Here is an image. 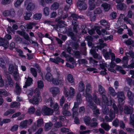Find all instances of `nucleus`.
I'll return each instance as SVG.
<instances>
[{
    "instance_id": "09e8293b",
    "label": "nucleus",
    "mask_w": 134,
    "mask_h": 134,
    "mask_svg": "<svg viewBox=\"0 0 134 134\" xmlns=\"http://www.w3.org/2000/svg\"><path fill=\"white\" fill-rule=\"evenodd\" d=\"M42 15L41 13H36L34 16V18L36 20L40 19Z\"/></svg>"
},
{
    "instance_id": "1a4fd4ad",
    "label": "nucleus",
    "mask_w": 134,
    "mask_h": 134,
    "mask_svg": "<svg viewBox=\"0 0 134 134\" xmlns=\"http://www.w3.org/2000/svg\"><path fill=\"white\" fill-rule=\"evenodd\" d=\"M5 76L7 79L8 84L10 87H13V86L14 83L10 76L9 74L8 73V74H5Z\"/></svg>"
},
{
    "instance_id": "f704fd0d",
    "label": "nucleus",
    "mask_w": 134,
    "mask_h": 134,
    "mask_svg": "<svg viewBox=\"0 0 134 134\" xmlns=\"http://www.w3.org/2000/svg\"><path fill=\"white\" fill-rule=\"evenodd\" d=\"M26 120L22 121L20 123V127L23 128H26L27 126Z\"/></svg>"
},
{
    "instance_id": "9b49d317",
    "label": "nucleus",
    "mask_w": 134,
    "mask_h": 134,
    "mask_svg": "<svg viewBox=\"0 0 134 134\" xmlns=\"http://www.w3.org/2000/svg\"><path fill=\"white\" fill-rule=\"evenodd\" d=\"M116 8L119 10H125L127 8V6L126 4L121 3L117 5Z\"/></svg>"
},
{
    "instance_id": "338daca9",
    "label": "nucleus",
    "mask_w": 134,
    "mask_h": 134,
    "mask_svg": "<svg viewBox=\"0 0 134 134\" xmlns=\"http://www.w3.org/2000/svg\"><path fill=\"white\" fill-rule=\"evenodd\" d=\"M85 109L84 106L80 107L79 110V112L80 114H83L85 112Z\"/></svg>"
},
{
    "instance_id": "f3484780",
    "label": "nucleus",
    "mask_w": 134,
    "mask_h": 134,
    "mask_svg": "<svg viewBox=\"0 0 134 134\" xmlns=\"http://www.w3.org/2000/svg\"><path fill=\"white\" fill-rule=\"evenodd\" d=\"M92 88L91 84L87 83L86 85V93H89L91 92Z\"/></svg>"
},
{
    "instance_id": "a18cd8bd",
    "label": "nucleus",
    "mask_w": 134,
    "mask_h": 134,
    "mask_svg": "<svg viewBox=\"0 0 134 134\" xmlns=\"http://www.w3.org/2000/svg\"><path fill=\"white\" fill-rule=\"evenodd\" d=\"M32 15L31 12H27L26 13V15L24 16V18L26 20H29L30 19V17Z\"/></svg>"
},
{
    "instance_id": "c9c22d12",
    "label": "nucleus",
    "mask_w": 134,
    "mask_h": 134,
    "mask_svg": "<svg viewBox=\"0 0 134 134\" xmlns=\"http://www.w3.org/2000/svg\"><path fill=\"white\" fill-rule=\"evenodd\" d=\"M15 112V110L13 109H9L6 111L4 114V116H7L8 115L11 114Z\"/></svg>"
},
{
    "instance_id": "864d4df0",
    "label": "nucleus",
    "mask_w": 134,
    "mask_h": 134,
    "mask_svg": "<svg viewBox=\"0 0 134 134\" xmlns=\"http://www.w3.org/2000/svg\"><path fill=\"white\" fill-rule=\"evenodd\" d=\"M88 106L89 107L93 110L96 109L97 107L95 104H94L93 102L88 103Z\"/></svg>"
},
{
    "instance_id": "a19ab883",
    "label": "nucleus",
    "mask_w": 134,
    "mask_h": 134,
    "mask_svg": "<svg viewBox=\"0 0 134 134\" xmlns=\"http://www.w3.org/2000/svg\"><path fill=\"white\" fill-rule=\"evenodd\" d=\"M126 44L130 45L132 44L133 46L134 47V41L131 39H129L124 42Z\"/></svg>"
},
{
    "instance_id": "8fccbe9b",
    "label": "nucleus",
    "mask_w": 134,
    "mask_h": 134,
    "mask_svg": "<svg viewBox=\"0 0 134 134\" xmlns=\"http://www.w3.org/2000/svg\"><path fill=\"white\" fill-rule=\"evenodd\" d=\"M37 125L38 127L41 126L43 124V119L40 118L38 119L37 121Z\"/></svg>"
},
{
    "instance_id": "0e129e2a",
    "label": "nucleus",
    "mask_w": 134,
    "mask_h": 134,
    "mask_svg": "<svg viewBox=\"0 0 134 134\" xmlns=\"http://www.w3.org/2000/svg\"><path fill=\"white\" fill-rule=\"evenodd\" d=\"M102 35L103 36V38H104L105 36H106L107 35H109V33H108L107 31L104 29H103L102 30Z\"/></svg>"
},
{
    "instance_id": "6ab92c4d",
    "label": "nucleus",
    "mask_w": 134,
    "mask_h": 134,
    "mask_svg": "<svg viewBox=\"0 0 134 134\" xmlns=\"http://www.w3.org/2000/svg\"><path fill=\"white\" fill-rule=\"evenodd\" d=\"M15 84V92L17 95H19L21 92V89L17 83H16Z\"/></svg>"
},
{
    "instance_id": "c85d7f7f",
    "label": "nucleus",
    "mask_w": 134,
    "mask_h": 134,
    "mask_svg": "<svg viewBox=\"0 0 134 134\" xmlns=\"http://www.w3.org/2000/svg\"><path fill=\"white\" fill-rule=\"evenodd\" d=\"M117 97L118 98H122V99H125V95L124 93L122 92H118L116 94Z\"/></svg>"
},
{
    "instance_id": "bf43d9fd",
    "label": "nucleus",
    "mask_w": 134,
    "mask_h": 134,
    "mask_svg": "<svg viewBox=\"0 0 134 134\" xmlns=\"http://www.w3.org/2000/svg\"><path fill=\"white\" fill-rule=\"evenodd\" d=\"M34 93L35 95V96L37 97H41L40 92L38 88H36L34 90Z\"/></svg>"
},
{
    "instance_id": "bb28decb",
    "label": "nucleus",
    "mask_w": 134,
    "mask_h": 134,
    "mask_svg": "<svg viewBox=\"0 0 134 134\" xmlns=\"http://www.w3.org/2000/svg\"><path fill=\"white\" fill-rule=\"evenodd\" d=\"M20 103L19 102H12L10 104V106L11 108H18L20 107Z\"/></svg>"
},
{
    "instance_id": "ddd939ff",
    "label": "nucleus",
    "mask_w": 134,
    "mask_h": 134,
    "mask_svg": "<svg viewBox=\"0 0 134 134\" xmlns=\"http://www.w3.org/2000/svg\"><path fill=\"white\" fill-rule=\"evenodd\" d=\"M98 91L100 94H105L106 92L104 88L100 85H98Z\"/></svg>"
},
{
    "instance_id": "de8ad7c7",
    "label": "nucleus",
    "mask_w": 134,
    "mask_h": 134,
    "mask_svg": "<svg viewBox=\"0 0 134 134\" xmlns=\"http://www.w3.org/2000/svg\"><path fill=\"white\" fill-rule=\"evenodd\" d=\"M31 73L35 77L37 76V73L36 69L33 68H31L30 69Z\"/></svg>"
},
{
    "instance_id": "6e6d98bb",
    "label": "nucleus",
    "mask_w": 134,
    "mask_h": 134,
    "mask_svg": "<svg viewBox=\"0 0 134 134\" xmlns=\"http://www.w3.org/2000/svg\"><path fill=\"white\" fill-rule=\"evenodd\" d=\"M37 85L39 88L40 89L42 88L44 86L43 81L41 80L38 81L37 82Z\"/></svg>"
},
{
    "instance_id": "3c124183",
    "label": "nucleus",
    "mask_w": 134,
    "mask_h": 134,
    "mask_svg": "<svg viewBox=\"0 0 134 134\" xmlns=\"http://www.w3.org/2000/svg\"><path fill=\"white\" fill-rule=\"evenodd\" d=\"M130 125H134V114H131L130 117Z\"/></svg>"
},
{
    "instance_id": "2eb2a0df",
    "label": "nucleus",
    "mask_w": 134,
    "mask_h": 134,
    "mask_svg": "<svg viewBox=\"0 0 134 134\" xmlns=\"http://www.w3.org/2000/svg\"><path fill=\"white\" fill-rule=\"evenodd\" d=\"M45 78L49 82L53 81L54 79L51 74L49 72L47 73L45 75Z\"/></svg>"
},
{
    "instance_id": "37998d69",
    "label": "nucleus",
    "mask_w": 134,
    "mask_h": 134,
    "mask_svg": "<svg viewBox=\"0 0 134 134\" xmlns=\"http://www.w3.org/2000/svg\"><path fill=\"white\" fill-rule=\"evenodd\" d=\"M76 100L77 102L80 104L82 101V99L81 98V94L80 93H77L76 96Z\"/></svg>"
},
{
    "instance_id": "dca6fc26",
    "label": "nucleus",
    "mask_w": 134,
    "mask_h": 134,
    "mask_svg": "<svg viewBox=\"0 0 134 134\" xmlns=\"http://www.w3.org/2000/svg\"><path fill=\"white\" fill-rule=\"evenodd\" d=\"M35 5L33 3H29L27 5L26 9L28 10L31 11L33 10L35 8Z\"/></svg>"
},
{
    "instance_id": "a211bd4d",
    "label": "nucleus",
    "mask_w": 134,
    "mask_h": 134,
    "mask_svg": "<svg viewBox=\"0 0 134 134\" xmlns=\"http://www.w3.org/2000/svg\"><path fill=\"white\" fill-rule=\"evenodd\" d=\"M32 79L30 77H28L24 86V88H26L27 86H29L32 83Z\"/></svg>"
},
{
    "instance_id": "ea45409f",
    "label": "nucleus",
    "mask_w": 134,
    "mask_h": 134,
    "mask_svg": "<svg viewBox=\"0 0 134 134\" xmlns=\"http://www.w3.org/2000/svg\"><path fill=\"white\" fill-rule=\"evenodd\" d=\"M69 94L70 96H74L75 93V91L74 89L72 87H70L69 88Z\"/></svg>"
},
{
    "instance_id": "aec40b11",
    "label": "nucleus",
    "mask_w": 134,
    "mask_h": 134,
    "mask_svg": "<svg viewBox=\"0 0 134 134\" xmlns=\"http://www.w3.org/2000/svg\"><path fill=\"white\" fill-rule=\"evenodd\" d=\"M101 6L103 7L104 10L105 12L109 10L111 7L110 5L107 3H103L102 4Z\"/></svg>"
},
{
    "instance_id": "0eeeda50",
    "label": "nucleus",
    "mask_w": 134,
    "mask_h": 134,
    "mask_svg": "<svg viewBox=\"0 0 134 134\" xmlns=\"http://www.w3.org/2000/svg\"><path fill=\"white\" fill-rule=\"evenodd\" d=\"M133 109L132 107L125 106L124 107V112L125 114H132L133 111Z\"/></svg>"
},
{
    "instance_id": "c03bdc74",
    "label": "nucleus",
    "mask_w": 134,
    "mask_h": 134,
    "mask_svg": "<svg viewBox=\"0 0 134 134\" xmlns=\"http://www.w3.org/2000/svg\"><path fill=\"white\" fill-rule=\"evenodd\" d=\"M43 12L45 16L49 15L50 12L49 8L47 7H45L44 9Z\"/></svg>"
},
{
    "instance_id": "4be33fe9",
    "label": "nucleus",
    "mask_w": 134,
    "mask_h": 134,
    "mask_svg": "<svg viewBox=\"0 0 134 134\" xmlns=\"http://www.w3.org/2000/svg\"><path fill=\"white\" fill-rule=\"evenodd\" d=\"M85 85L82 81H80L79 83V90L81 92H83L85 90Z\"/></svg>"
},
{
    "instance_id": "393cba45",
    "label": "nucleus",
    "mask_w": 134,
    "mask_h": 134,
    "mask_svg": "<svg viewBox=\"0 0 134 134\" xmlns=\"http://www.w3.org/2000/svg\"><path fill=\"white\" fill-rule=\"evenodd\" d=\"M59 4L57 2H55L53 3L51 7V9L53 10L57 9L59 7Z\"/></svg>"
},
{
    "instance_id": "7c9ffc66",
    "label": "nucleus",
    "mask_w": 134,
    "mask_h": 134,
    "mask_svg": "<svg viewBox=\"0 0 134 134\" xmlns=\"http://www.w3.org/2000/svg\"><path fill=\"white\" fill-rule=\"evenodd\" d=\"M94 30H95L96 31V32L98 35H100L101 34V32L100 30V27L99 26L98 24H95L94 26Z\"/></svg>"
},
{
    "instance_id": "b1692460",
    "label": "nucleus",
    "mask_w": 134,
    "mask_h": 134,
    "mask_svg": "<svg viewBox=\"0 0 134 134\" xmlns=\"http://www.w3.org/2000/svg\"><path fill=\"white\" fill-rule=\"evenodd\" d=\"M109 52H106L105 53H104L103 54V55L106 59H110V57L109 56L110 53H112L111 52L112 51L111 49H109Z\"/></svg>"
},
{
    "instance_id": "e433bc0d",
    "label": "nucleus",
    "mask_w": 134,
    "mask_h": 134,
    "mask_svg": "<svg viewBox=\"0 0 134 134\" xmlns=\"http://www.w3.org/2000/svg\"><path fill=\"white\" fill-rule=\"evenodd\" d=\"M54 126L56 128H59L63 126L62 123L60 121L56 122L54 124Z\"/></svg>"
},
{
    "instance_id": "9d476101",
    "label": "nucleus",
    "mask_w": 134,
    "mask_h": 134,
    "mask_svg": "<svg viewBox=\"0 0 134 134\" xmlns=\"http://www.w3.org/2000/svg\"><path fill=\"white\" fill-rule=\"evenodd\" d=\"M50 91L52 93L53 97H55L59 93V90L58 87H55L51 88Z\"/></svg>"
},
{
    "instance_id": "7ed1b4c3",
    "label": "nucleus",
    "mask_w": 134,
    "mask_h": 134,
    "mask_svg": "<svg viewBox=\"0 0 134 134\" xmlns=\"http://www.w3.org/2000/svg\"><path fill=\"white\" fill-rule=\"evenodd\" d=\"M53 110L46 106H43L42 109V113L44 115H52L53 113Z\"/></svg>"
},
{
    "instance_id": "69168bd1",
    "label": "nucleus",
    "mask_w": 134,
    "mask_h": 134,
    "mask_svg": "<svg viewBox=\"0 0 134 134\" xmlns=\"http://www.w3.org/2000/svg\"><path fill=\"white\" fill-rule=\"evenodd\" d=\"M56 60L57 62V63H56L57 64H58V63L61 62L62 64H63L64 62V60L62 59H61L60 57H57L56 58Z\"/></svg>"
},
{
    "instance_id": "680f3d73",
    "label": "nucleus",
    "mask_w": 134,
    "mask_h": 134,
    "mask_svg": "<svg viewBox=\"0 0 134 134\" xmlns=\"http://www.w3.org/2000/svg\"><path fill=\"white\" fill-rule=\"evenodd\" d=\"M60 131L62 133H65L69 132L70 130L68 128L63 127L61 128Z\"/></svg>"
},
{
    "instance_id": "5701e85b",
    "label": "nucleus",
    "mask_w": 134,
    "mask_h": 134,
    "mask_svg": "<svg viewBox=\"0 0 134 134\" xmlns=\"http://www.w3.org/2000/svg\"><path fill=\"white\" fill-rule=\"evenodd\" d=\"M108 91L110 94L113 97H115L116 95V93L114 89L112 87H110L109 88Z\"/></svg>"
},
{
    "instance_id": "473e14b6",
    "label": "nucleus",
    "mask_w": 134,
    "mask_h": 134,
    "mask_svg": "<svg viewBox=\"0 0 134 134\" xmlns=\"http://www.w3.org/2000/svg\"><path fill=\"white\" fill-rule=\"evenodd\" d=\"M91 118L89 116H85L84 118V121L85 124L89 125L91 123Z\"/></svg>"
},
{
    "instance_id": "f8f14e48",
    "label": "nucleus",
    "mask_w": 134,
    "mask_h": 134,
    "mask_svg": "<svg viewBox=\"0 0 134 134\" xmlns=\"http://www.w3.org/2000/svg\"><path fill=\"white\" fill-rule=\"evenodd\" d=\"M53 124L51 122L46 123L44 126V130L46 131H49L53 126Z\"/></svg>"
},
{
    "instance_id": "c756f323",
    "label": "nucleus",
    "mask_w": 134,
    "mask_h": 134,
    "mask_svg": "<svg viewBox=\"0 0 134 134\" xmlns=\"http://www.w3.org/2000/svg\"><path fill=\"white\" fill-rule=\"evenodd\" d=\"M100 23L101 25L106 26V28L108 29L109 27V24L105 20L103 19L100 21Z\"/></svg>"
},
{
    "instance_id": "e2e57ef3",
    "label": "nucleus",
    "mask_w": 134,
    "mask_h": 134,
    "mask_svg": "<svg viewBox=\"0 0 134 134\" xmlns=\"http://www.w3.org/2000/svg\"><path fill=\"white\" fill-rule=\"evenodd\" d=\"M16 51L19 53V56L23 58H25V56L23 55V52L21 50L18 49L16 50Z\"/></svg>"
},
{
    "instance_id": "4c0bfd02",
    "label": "nucleus",
    "mask_w": 134,
    "mask_h": 134,
    "mask_svg": "<svg viewBox=\"0 0 134 134\" xmlns=\"http://www.w3.org/2000/svg\"><path fill=\"white\" fill-rule=\"evenodd\" d=\"M93 100L94 102L96 104H100V100L98 98L97 96L96 95H93Z\"/></svg>"
},
{
    "instance_id": "412c9836",
    "label": "nucleus",
    "mask_w": 134,
    "mask_h": 134,
    "mask_svg": "<svg viewBox=\"0 0 134 134\" xmlns=\"http://www.w3.org/2000/svg\"><path fill=\"white\" fill-rule=\"evenodd\" d=\"M101 127L106 131H108L111 128V127L108 123H103L101 124Z\"/></svg>"
},
{
    "instance_id": "cd10ccee",
    "label": "nucleus",
    "mask_w": 134,
    "mask_h": 134,
    "mask_svg": "<svg viewBox=\"0 0 134 134\" xmlns=\"http://www.w3.org/2000/svg\"><path fill=\"white\" fill-rule=\"evenodd\" d=\"M70 19L72 20V21L77 20L78 18H82L78 16L77 14L74 13L72 14L70 16Z\"/></svg>"
},
{
    "instance_id": "39448f33",
    "label": "nucleus",
    "mask_w": 134,
    "mask_h": 134,
    "mask_svg": "<svg viewBox=\"0 0 134 134\" xmlns=\"http://www.w3.org/2000/svg\"><path fill=\"white\" fill-rule=\"evenodd\" d=\"M41 99V97H37L35 96H34L32 99H30L29 101L30 103L35 105L38 104L39 101Z\"/></svg>"
},
{
    "instance_id": "72a5a7b5",
    "label": "nucleus",
    "mask_w": 134,
    "mask_h": 134,
    "mask_svg": "<svg viewBox=\"0 0 134 134\" xmlns=\"http://www.w3.org/2000/svg\"><path fill=\"white\" fill-rule=\"evenodd\" d=\"M100 112L98 109L97 107L96 109L93 110V115L95 117H97L98 116V115L100 114Z\"/></svg>"
},
{
    "instance_id": "4d7b16f0",
    "label": "nucleus",
    "mask_w": 134,
    "mask_h": 134,
    "mask_svg": "<svg viewBox=\"0 0 134 134\" xmlns=\"http://www.w3.org/2000/svg\"><path fill=\"white\" fill-rule=\"evenodd\" d=\"M102 112L103 114H108L109 110L107 107H103L102 110Z\"/></svg>"
},
{
    "instance_id": "6e6552de",
    "label": "nucleus",
    "mask_w": 134,
    "mask_h": 134,
    "mask_svg": "<svg viewBox=\"0 0 134 134\" xmlns=\"http://www.w3.org/2000/svg\"><path fill=\"white\" fill-rule=\"evenodd\" d=\"M77 5L80 10H86L87 8V5L85 3H77Z\"/></svg>"
},
{
    "instance_id": "20e7f679",
    "label": "nucleus",
    "mask_w": 134,
    "mask_h": 134,
    "mask_svg": "<svg viewBox=\"0 0 134 134\" xmlns=\"http://www.w3.org/2000/svg\"><path fill=\"white\" fill-rule=\"evenodd\" d=\"M0 66L3 69L5 74H8V72L7 71V69L6 67V63L3 59L2 58H0Z\"/></svg>"
},
{
    "instance_id": "a878e982",
    "label": "nucleus",
    "mask_w": 134,
    "mask_h": 134,
    "mask_svg": "<svg viewBox=\"0 0 134 134\" xmlns=\"http://www.w3.org/2000/svg\"><path fill=\"white\" fill-rule=\"evenodd\" d=\"M67 78L68 81L70 83H72L74 82V80L73 76L71 74H68L67 75Z\"/></svg>"
},
{
    "instance_id": "052dcab7",
    "label": "nucleus",
    "mask_w": 134,
    "mask_h": 134,
    "mask_svg": "<svg viewBox=\"0 0 134 134\" xmlns=\"http://www.w3.org/2000/svg\"><path fill=\"white\" fill-rule=\"evenodd\" d=\"M50 102L51 104V106L53 104V101L52 98L51 97H49L48 99L46 98L45 100V102L46 103H48Z\"/></svg>"
},
{
    "instance_id": "2f4dec72",
    "label": "nucleus",
    "mask_w": 134,
    "mask_h": 134,
    "mask_svg": "<svg viewBox=\"0 0 134 134\" xmlns=\"http://www.w3.org/2000/svg\"><path fill=\"white\" fill-rule=\"evenodd\" d=\"M36 23L30 22L26 25V27L28 29H31L33 28V26L36 25Z\"/></svg>"
},
{
    "instance_id": "4468645a",
    "label": "nucleus",
    "mask_w": 134,
    "mask_h": 134,
    "mask_svg": "<svg viewBox=\"0 0 134 134\" xmlns=\"http://www.w3.org/2000/svg\"><path fill=\"white\" fill-rule=\"evenodd\" d=\"M83 95L86 98V100L88 103L93 102L92 101L93 99L92 97V96L89 93H83Z\"/></svg>"
},
{
    "instance_id": "f257e3e1",
    "label": "nucleus",
    "mask_w": 134,
    "mask_h": 134,
    "mask_svg": "<svg viewBox=\"0 0 134 134\" xmlns=\"http://www.w3.org/2000/svg\"><path fill=\"white\" fill-rule=\"evenodd\" d=\"M8 70L10 74H13L14 79L16 81L18 80L19 79V76L18 72V69L16 68H14L13 64H10Z\"/></svg>"
},
{
    "instance_id": "5fc2aeb1",
    "label": "nucleus",
    "mask_w": 134,
    "mask_h": 134,
    "mask_svg": "<svg viewBox=\"0 0 134 134\" xmlns=\"http://www.w3.org/2000/svg\"><path fill=\"white\" fill-rule=\"evenodd\" d=\"M62 113L63 115L66 116H69L71 115V112L67 110H63Z\"/></svg>"
},
{
    "instance_id": "58836bf2",
    "label": "nucleus",
    "mask_w": 134,
    "mask_h": 134,
    "mask_svg": "<svg viewBox=\"0 0 134 134\" xmlns=\"http://www.w3.org/2000/svg\"><path fill=\"white\" fill-rule=\"evenodd\" d=\"M109 116L113 120L115 117V114L112 109H110L109 112Z\"/></svg>"
},
{
    "instance_id": "79ce46f5",
    "label": "nucleus",
    "mask_w": 134,
    "mask_h": 134,
    "mask_svg": "<svg viewBox=\"0 0 134 134\" xmlns=\"http://www.w3.org/2000/svg\"><path fill=\"white\" fill-rule=\"evenodd\" d=\"M0 94H2L5 97H7L9 95L8 92L5 89H0Z\"/></svg>"
},
{
    "instance_id": "774afa93",
    "label": "nucleus",
    "mask_w": 134,
    "mask_h": 134,
    "mask_svg": "<svg viewBox=\"0 0 134 134\" xmlns=\"http://www.w3.org/2000/svg\"><path fill=\"white\" fill-rule=\"evenodd\" d=\"M127 54L129 55L132 58H134V53L131 50H130L128 53H126V55L127 56H129V55H128Z\"/></svg>"
},
{
    "instance_id": "13d9d810",
    "label": "nucleus",
    "mask_w": 134,
    "mask_h": 134,
    "mask_svg": "<svg viewBox=\"0 0 134 134\" xmlns=\"http://www.w3.org/2000/svg\"><path fill=\"white\" fill-rule=\"evenodd\" d=\"M9 16L12 17H14L15 15V12L14 10L13 9H11L9 10Z\"/></svg>"
},
{
    "instance_id": "423d86ee",
    "label": "nucleus",
    "mask_w": 134,
    "mask_h": 134,
    "mask_svg": "<svg viewBox=\"0 0 134 134\" xmlns=\"http://www.w3.org/2000/svg\"><path fill=\"white\" fill-rule=\"evenodd\" d=\"M8 41L7 40L1 38L0 45L3 46L5 48H7L8 47Z\"/></svg>"
},
{
    "instance_id": "f03ea898",
    "label": "nucleus",
    "mask_w": 134,
    "mask_h": 134,
    "mask_svg": "<svg viewBox=\"0 0 134 134\" xmlns=\"http://www.w3.org/2000/svg\"><path fill=\"white\" fill-rule=\"evenodd\" d=\"M57 79L54 80L53 81V83L55 85L63 84L64 83V81L62 75L57 72Z\"/></svg>"
},
{
    "instance_id": "49530a36",
    "label": "nucleus",
    "mask_w": 134,
    "mask_h": 134,
    "mask_svg": "<svg viewBox=\"0 0 134 134\" xmlns=\"http://www.w3.org/2000/svg\"><path fill=\"white\" fill-rule=\"evenodd\" d=\"M35 109L34 107H31L29 108L27 111L28 113L30 114L34 113Z\"/></svg>"
},
{
    "instance_id": "603ef678",
    "label": "nucleus",
    "mask_w": 134,
    "mask_h": 134,
    "mask_svg": "<svg viewBox=\"0 0 134 134\" xmlns=\"http://www.w3.org/2000/svg\"><path fill=\"white\" fill-rule=\"evenodd\" d=\"M14 41L16 42L20 43L22 41V39L19 36L17 35H15L14 36Z\"/></svg>"
}]
</instances>
